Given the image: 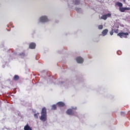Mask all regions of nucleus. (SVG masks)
<instances>
[{
    "mask_svg": "<svg viewBox=\"0 0 130 130\" xmlns=\"http://www.w3.org/2000/svg\"><path fill=\"white\" fill-rule=\"evenodd\" d=\"M41 116L40 117V119L43 122H45L47 120V109L45 107H44L42 109L41 113Z\"/></svg>",
    "mask_w": 130,
    "mask_h": 130,
    "instance_id": "nucleus-1",
    "label": "nucleus"
},
{
    "mask_svg": "<svg viewBox=\"0 0 130 130\" xmlns=\"http://www.w3.org/2000/svg\"><path fill=\"white\" fill-rule=\"evenodd\" d=\"M115 6H117L118 7H119V11H120L121 13H124L125 11H130L129 7H122L123 4L121 3L116 2L115 3Z\"/></svg>",
    "mask_w": 130,
    "mask_h": 130,
    "instance_id": "nucleus-2",
    "label": "nucleus"
},
{
    "mask_svg": "<svg viewBox=\"0 0 130 130\" xmlns=\"http://www.w3.org/2000/svg\"><path fill=\"white\" fill-rule=\"evenodd\" d=\"M130 34V31H127L126 32H119L118 34H117V36L121 38H127L128 36Z\"/></svg>",
    "mask_w": 130,
    "mask_h": 130,
    "instance_id": "nucleus-3",
    "label": "nucleus"
},
{
    "mask_svg": "<svg viewBox=\"0 0 130 130\" xmlns=\"http://www.w3.org/2000/svg\"><path fill=\"white\" fill-rule=\"evenodd\" d=\"M40 22L45 23V22H48L49 20L46 16H42L40 18Z\"/></svg>",
    "mask_w": 130,
    "mask_h": 130,
    "instance_id": "nucleus-4",
    "label": "nucleus"
},
{
    "mask_svg": "<svg viewBox=\"0 0 130 130\" xmlns=\"http://www.w3.org/2000/svg\"><path fill=\"white\" fill-rule=\"evenodd\" d=\"M109 17H111V14L108 13L106 15H102L101 19L102 20H107V18H109Z\"/></svg>",
    "mask_w": 130,
    "mask_h": 130,
    "instance_id": "nucleus-5",
    "label": "nucleus"
},
{
    "mask_svg": "<svg viewBox=\"0 0 130 130\" xmlns=\"http://www.w3.org/2000/svg\"><path fill=\"white\" fill-rule=\"evenodd\" d=\"M77 63H81L84 61V59L81 57H78L76 58Z\"/></svg>",
    "mask_w": 130,
    "mask_h": 130,
    "instance_id": "nucleus-6",
    "label": "nucleus"
},
{
    "mask_svg": "<svg viewBox=\"0 0 130 130\" xmlns=\"http://www.w3.org/2000/svg\"><path fill=\"white\" fill-rule=\"evenodd\" d=\"M67 114H68V115H73L74 114L73 110L71 109L67 110Z\"/></svg>",
    "mask_w": 130,
    "mask_h": 130,
    "instance_id": "nucleus-7",
    "label": "nucleus"
},
{
    "mask_svg": "<svg viewBox=\"0 0 130 130\" xmlns=\"http://www.w3.org/2000/svg\"><path fill=\"white\" fill-rule=\"evenodd\" d=\"M56 105L58 106V107H62L63 106H65V104L62 102H58Z\"/></svg>",
    "mask_w": 130,
    "mask_h": 130,
    "instance_id": "nucleus-8",
    "label": "nucleus"
},
{
    "mask_svg": "<svg viewBox=\"0 0 130 130\" xmlns=\"http://www.w3.org/2000/svg\"><path fill=\"white\" fill-rule=\"evenodd\" d=\"M36 44L34 43H31L29 44V47L30 49H35L36 48Z\"/></svg>",
    "mask_w": 130,
    "mask_h": 130,
    "instance_id": "nucleus-9",
    "label": "nucleus"
},
{
    "mask_svg": "<svg viewBox=\"0 0 130 130\" xmlns=\"http://www.w3.org/2000/svg\"><path fill=\"white\" fill-rule=\"evenodd\" d=\"M108 32V29H104L102 32V34L103 36H106Z\"/></svg>",
    "mask_w": 130,
    "mask_h": 130,
    "instance_id": "nucleus-10",
    "label": "nucleus"
},
{
    "mask_svg": "<svg viewBox=\"0 0 130 130\" xmlns=\"http://www.w3.org/2000/svg\"><path fill=\"white\" fill-rule=\"evenodd\" d=\"M24 130H32V128L29 126L28 124H26L24 127Z\"/></svg>",
    "mask_w": 130,
    "mask_h": 130,
    "instance_id": "nucleus-11",
    "label": "nucleus"
},
{
    "mask_svg": "<svg viewBox=\"0 0 130 130\" xmlns=\"http://www.w3.org/2000/svg\"><path fill=\"white\" fill-rule=\"evenodd\" d=\"M19 79V76L18 75H15L13 77V80L15 81H17Z\"/></svg>",
    "mask_w": 130,
    "mask_h": 130,
    "instance_id": "nucleus-12",
    "label": "nucleus"
},
{
    "mask_svg": "<svg viewBox=\"0 0 130 130\" xmlns=\"http://www.w3.org/2000/svg\"><path fill=\"white\" fill-rule=\"evenodd\" d=\"M75 5H79L80 1L79 0H75L74 1Z\"/></svg>",
    "mask_w": 130,
    "mask_h": 130,
    "instance_id": "nucleus-13",
    "label": "nucleus"
},
{
    "mask_svg": "<svg viewBox=\"0 0 130 130\" xmlns=\"http://www.w3.org/2000/svg\"><path fill=\"white\" fill-rule=\"evenodd\" d=\"M98 29L99 30H102L103 29V25H98Z\"/></svg>",
    "mask_w": 130,
    "mask_h": 130,
    "instance_id": "nucleus-14",
    "label": "nucleus"
},
{
    "mask_svg": "<svg viewBox=\"0 0 130 130\" xmlns=\"http://www.w3.org/2000/svg\"><path fill=\"white\" fill-rule=\"evenodd\" d=\"M52 110H56V105H53L52 106Z\"/></svg>",
    "mask_w": 130,
    "mask_h": 130,
    "instance_id": "nucleus-15",
    "label": "nucleus"
},
{
    "mask_svg": "<svg viewBox=\"0 0 130 130\" xmlns=\"http://www.w3.org/2000/svg\"><path fill=\"white\" fill-rule=\"evenodd\" d=\"M39 114V113H37V114H34V117L36 118H38V115Z\"/></svg>",
    "mask_w": 130,
    "mask_h": 130,
    "instance_id": "nucleus-16",
    "label": "nucleus"
},
{
    "mask_svg": "<svg viewBox=\"0 0 130 130\" xmlns=\"http://www.w3.org/2000/svg\"><path fill=\"white\" fill-rule=\"evenodd\" d=\"M113 33H114V30L112 29L111 31H110V35H113Z\"/></svg>",
    "mask_w": 130,
    "mask_h": 130,
    "instance_id": "nucleus-17",
    "label": "nucleus"
},
{
    "mask_svg": "<svg viewBox=\"0 0 130 130\" xmlns=\"http://www.w3.org/2000/svg\"><path fill=\"white\" fill-rule=\"evenodd\" d=\"M114 31L115 33H118L119 30L118 29H114Z\"/></svg>",
    "mask_w": 130,
    "mask_h": 130,
    "instance_id": "nucleus-18",
    "label": "nucleus"
},
{
    "mask_svg": "<svg viewBox=\"0 0 130 130\" xmlns=\"http://www.w3.org/2000/svg\"><path fill=\"white\" fill-rule=\"evenodd\" d=\"M120 114L121 115H123L124 114V112H121Z\"/></svg>",
    "mask_w": 130,
    "mask_h": 130,
    "instance_id": "nucleus-19",
    "label": "nucleus"
},
{
    "mask_svg": "<svg viewBox=\"0 0 130 130\" xmlns=\"http://www.w3.org/2000/svg\"><path fill=\"white\" fill-rule=\"evenodd\" d=\"M20 55H24V53H22V54H20Z\"/></svg>",
    "mask_w": 130,
    "mask_h": 130,
    "instance_id": "nucleus-20",
    "label": "nucleus"
},
{
    "mask_svg": "<svg viewBox=\"0 0 130 130\" xmlns=\"http://www.w3.org/2000/svg\"><path fill=\"white\" fill-rule=\"evenodd\" d=\"M76 10L78 11V9H76Z\"/></svg>",
    "mask_w": 130,
    "mask_h": 130,
    "instance_id": "nucleus-21",
    "label": "nucleus"
}]
</instances>
